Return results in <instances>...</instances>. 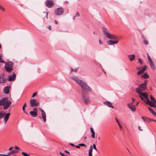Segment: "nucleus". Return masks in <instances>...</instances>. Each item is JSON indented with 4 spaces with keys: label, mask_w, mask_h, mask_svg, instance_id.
<instances>
[{
    "label": "nucleus",
    "mask_w": 156,
    "mask_h": 156,
    "mask_svg": "<svg viewBox=\"0 0 156 156\" xmlns=\"http://www.w3.org/2000/svg\"><path fill=\"white\" fill-rule=\"evenodd\" d=\"M72 79L74 80L81 87L82 90H87L89 92H91L92 90L91 88L84 82L79 80L75 76H72Z\"/></svg>",
    "instance_id": "obj_1"
},
{
    "label": "nucleus",
    "mask_w": 156,
    "mask_h": 156,
    "mask_svg": "<svg viewBox=\"0 0 156 156\" xmlns=\"http://www.w3.org/2000/svg\"><path fill=\"white\" fill-rule=\"evenodd\" d=\"M2 56L0 57V62L2 63H5L4 67L5 70L8 73H10L13 70V62L10 61L5 62L2 58Z\"/></svg>",
    "instance_id": "obj_2"
},
{
    "label": "nucleus",
    "mask_w": 156,
    "mask_h": 156,
    "mask_svg": "<svg viewBox=\"0 0 156 156\" xmlns=\"http://www.w3.org/2000/svg\"><path fill=\"white\" fill-rule=\"evenodd\" d=\"M11 101H9L7 97H3L0 100V106L3 105L5 109H7L11 105Z\"/></svg>",
    "instance_id": "obj_3"
},
{
    "label": "nucleus",
    "mask_w": 156,
    "mask_h": 156,
    "mask_svg": "<svg viewBox=\"0 0 156 156\" xmlns=\"http://www.w3.org/2000/svg\"><path fill=\"white\" fill-rule=\"evenodd\" d=\"M81 98L84 103L87 105L89 104L90 103V97L86 92L83 90L81 92Z\"/></svg>",
    "instance_id": "obj_4"
},
{
    "label": "nucleus",
    "mask_w": 156,
    "mask_h": 156,
    "mask_svg": "<svg viewBox=\"0 0 156 156\" xmlns=\"http://www.w3.org/2000/svg\"><path fill=\"white\" fill-rule=\"evenodd\" d=\"M143 91H139V90H136V92L139 94V96L143 101L145 102V101L144 99L147 100L148 98V94L147 92H143Z\"/></svg>",
    "instance_id": "obj_5"
},
{
    "label": "nucleus",
    "mask_w": 156,
    "mask_h": 156,
    "mask_svg": "<svg viewBox=\"0 0 156 156\" xmlns=\"http://www.w3.org/2000/svg\"><path fill=\"white\" fill-rule=\"evenodd\" d=\"M147 80H145L144 83L141 84L138 86V87L136 89V90L138 89L139 90V91H145L147 89Z\"/></svg>",
    "instance_id": "obj_6"
},
{
    "label": "nucleus",
    "mask_w": 156,
    "mask_h": 156,
    "mask_svg": "<svg viewBox=\"0 0 156 156\" xmlns=\"http://www.w3.org/2000/svg\"><path fill=\"white\" fill-rule=\"evenodd\" d=\"M30 115L32 117H36L37 115V108H34L33 111L30 112Z\"/></svg>",
    "instance_id": "obj_7"
},
{
    "label": "nucleus",
    "mask_w": 156,
    "mask_h": 156,
    "mask_svg": "<svg viewBox=\"0 0 156 156\" xmlns=\"http://www.w3.org/2000/svg\"><path fill=\"white\" fill-rule=\"evenodd\" d=\"M7 79L5 77L4 74H2L0 75V83H5L7 82Z\"/></svg>",
    "instance_id": "obj_8"
},
{
    "label": "nucleus",
    "mask_w": 156,
    "mask_h": 156,
    "mask_svg": "<svg viewBox=\"0 0 156 156\" xmlns=\"http://www.w3.org/2000/svg\"><path fill=\"white\" fill-rule=\"evenodd\" d=\"M54 4V3L52 0H47L46 2V5L49 8L52 7Z\"/></svg>",
    "instance_id": "obj_9"
},
{
    "label": "nucleus",
    "mask_w": 156,
    "mask_h": 156,
    "mask_svg": "<svg viewBox=\"0 0 156 156\" xmlns=\"http://www.w3.org/2000/svg\"><path fill=\"white\" fill-rule=\"evenodd\" d=\"M64 9L62 7H59L57 9V10L55 11V13L57 15H61L64 12Z\"/></svg>",
    "instance_id": "obj_10"
},
{
    "label": "nucleus",
    "mask_w": 156,
    "mask_h": 156,
    "mask_svg": "<svg viewBox=\"0 0 156 156\" xmlns=\"http://www.w3.org/2000/svg\"><path fill=\"white\" fill-rule=\"evenodd\" d=\"M30 105L32 107L37 106L39 103L37 101V100L35 99H32L30 100Z\"/></svg>",
    "instance_id": "obj_11"
},
{
    "label": "nucleus",
    "mask_w": 156,
    "mask_h": 156,
    "mask_svg": "<svg viewBox=\"0 0 156 156\" xmlns=\"http://www.w3.org/2000/svg\"><path fill=\"white\" fill-rule=\"evenodd\" d=\"M16 75L15 74H13L12 75H9L8 77V80L9 81H14L16 79Z\"/></svg>",
    "instance_id": "obj_12"
},
{
    "label": "nucleus",
    "mask_w": 156,
    "mask_h": 156,
    "mask_svg": "<svg viewBox=\"0 0 156 156\" xmlns=\"http://www.w3.org/2000/svg\"><path fill=\"white\" fill-rule=\"evenodd\" d=\"M147 101L144 102L146 104H148L151 106L153 107L156 108V105H155V104L150 101L148 98L146 100Z\"/></svg>",
    "instance_id": "obj_13"
},
{
    "label": "nucleus",
    "mask_w": 156,
    "mask_h": 156,
    "mask_svg": "<svg viewBox=\"0 0 156 156\" xmlns=\"http://www.w3.org/2000/svg\"><path fill=\"white\" fill-rule=\"evenodd\" d=\"M107 36V37L110 39L117 40L118 39L117 37L115 35L111 34H108Z\"/></svg>",
    "instance_id": "obj_14"
},
{
    "label": "nucleus",
    "mask_w": 156,
    "mask_h": 156,
    "mask_svg": "<svg viewBox=\"0 0 156 156\" xmlns=\"http://www.w3.org/2000/svg\"><path fill=\"white\" fill-rule=\"evenodd\" d=\"M127 106L131 111L133 112L136 111V108L134 105H131V104H128Z\"/></svg>",
    "instance_id": "obj_15"
},
{
    "label": "nucleus",
    "mask_w": 156,
    "mask_h": 156,
    "mask_svg": "<svg viewBox=\"0 0 156 156\" xmlns=\"http://www.w3.org/2000/svg\"><path fill=\"white\" fill-rule=\"evenodd\" d=\"M10 115V113H5L4 115V120L5 121V123H6L8 120Z\"/></svg>",
    "instance_id": "obj_16"
},
{
    "label": "nucleus",
    "mask_w": 156,
    "mask_h": 156,
    "mask_svg": "<svg viewBox=\"0 0 156 156\" xmlns=\"http://www.w3.org/2000/svg\"><path fill=\"white\" fill-rule=\"evenodd\" d=\"M102 30L103 31V33L104 35L106 37H107V35H108V34H110L108 32V30H107V29L105 27H102Z\"/></svg>",
    "instance_id": "obj_17"
},
{
    "label": "nucleus",
    "mask_w": 156,
    "mask_h": 156,
    "mask_svg": "<svg viewBox=\"0 0 156 156\" xmlns=\"http://www.w3.org/2000/svg\"><path fill=\"white\" fill-rule=\"evenodd\" d=\"M118 42V41L116 40L113 41L111 40H108L107 42V43L109 45H113L114 44H116Z\"/></svg>",
    "instance_id": "obj_18"
},
{
    "label": "nucleus",
    "mask_w": 156,
    "mask_h": 156,
    "mask_svg": "<svg viewBox=\"0 0 156 156\" xmlns=\"http://www.w3.org/2000/svg\"><path fill=\"white\" fill-rule=\"evenodd\" d=\"M10 86L5 87L3 89V92L6 94H8L9 92Z\"/></svg>",
    "instance_id": "obj_19"
},
{
    "label": "nucleus",
    "mask_w": 156,
    "mask_h": 156,
    "mask_svg": "<svg viewBox=\"0 0 156 156\" xmlns=\"http://www.w3.org/2000/svg\"><path fill=\"white\" fill-rule=\"evenodd\" d=\"M147 68V66L146 65L144 66V67H143L142 69L140 71H138L137 72V74L138 75H140L141 74L143 73L146 70Z\"/></svg>",
    "instance_id": "obj_20"
},
{
    "label": "nucleus",
    "mask_w": 156,
    "mask_h": 156,
    "mask_svg": "<svg viewBox=\"0 0 156 156\" xmlns=\"http://www.w3.org/2000/svg\"><path fill=\"white\" fill-rule=\"evenodd\" d=\"M103 103L105 105L107 106H108V107H111V108H114V107L112 105V104L109 101H104L103 102Z\"/></svg>",
    "instance_id": "obj_21"
},
{
    "label": "nucleus",
    "mask_w": 156,
    "mask_h": 156,
    "mask_svg": "<svg viewBox=\"0 0 156 156\" xmlns=\"http://www.w3.org/2000/svg\"><path fill=\"white\" fill-rule=\"evenodd\" d=\"M128 57L131 61H133L135 58V56L133 54L129 55H128Z\"/></svg>",
    "instance_id": "obj_22"
},
{
    "label": "nucleus",
    "mask_w": 156,
    "mask_h": 156,
    "mask_svg": "<svg viewBox=\"0 0 156 156\" xmlns=\"http://www.w3.org/2000/svg\"><path fill=\"white\" fill-rule=\"evenodd\" d=\"M18 152V151H16L15 150H13L11 151H10V152H8L7 154L8 155V156H10L11 155L13 154H14Z\"/></svg>",
    "instance_id": "obj_23"
},
{
    "label": "nucleus",
    "mask_w": 156,
    "mask_h": 156,
    "mask_svg": "<svg viewBox=\"0 0 156 156\" xmlns=\"http://www.w3.org/2000/svg\"><path fill=\"white\" fill-rule=\"evenodd\" d=\"M41 115L43 118V121L45 122L46 121V115L44 112H43L41 113Z\"/></svg>",
    "instance_id": "obj_24"
},
{
    "label": "nucleus",
    "mask_w": 156,
    "mask_h": 156,
    "mask_svg": "<svg viewBox=\"0 0 156 156\" xmlns=\"http://www.w3.org/2000/svg\"><path fill=\"white\" fill-rule=\"evenodd\" d=\"M90 131L91 133V137L92 138H94L95 137V132L92 127L90 128Z\"/></svg>",
    "instance_id": "obj_25"
},
{
    "label": "nucleus",
    "mask_w": 156,
    "mask_h": 156,
    "mask_svg": "<svg viewBox=\"0 0 156 156\" xmlns=\"http://www.w3.org/2000/svg\"><path fill=\"white\" fill-rule=\"evenodd\" d=\"M141 77L145 79H148L149 76L147 73H145L144 74L141 75Z\"/></svg>",
    "instance_id": "obj_26"
},
{
    "label": "nucleus",
    "mask_w": 156,
    "mask_h": 156,
    "mask_svg": "<svg viewBox=\"0 0 156 156\" xmlns=\"http://www.w3.org/2000/svg\"><path fill=\"white\" fill-rule=\"evenodd\" d=\"M5 114V112L3 111H0V119L3 117L4 115Z\"/></svg>",
    "instance_id": "obj_27"
},
{
    "label": "nucleus",
    "mask_w": 156,
    "mask_h": 156,
    "mask_svg": "<svg viewBox=\"0 0 156 156\" xmlns=\"http://www.w3.org/2000/svg\"><path fill=\"white\" fill-rule=\"evenodd\" d=\"M27 106V105L26 103H25L24 104L23 107L22 108V110L23 111V112L26 114L28 115V113H27L25 110V108Z\"/></svg>",
    "instance_id": "obj_28"
},
{
    "label": "nucleus",
    "mask_w": 156,
    "mask_h": 156,
    "mask_svg": "<svg viewBox=\"0 0 156 156\" xmlns=\"http://www.w3.org/2000/svg\"><path fill=\"white\" fill-rule=\"evenodd\" d=\"M150 97L151 100L152 101V102H153L156 105V101L155 98L151 95L150 96Z\"/></svg>",
    "instance_id": "obj_29"
},
{
    "label": "nucleus",
    "mask_w": 156,
    "mask_h": 156,
    "mask_svg": "<svg viewBox=\"0 0 156 156\" xmlns=\"http://www.w3.org/2000/svg\"><path fill=\"white\" fill-rule=\"evenodd\" d=\"M149 64L150 66L152 69H154L155 68L154 65L152 61L149 62Z\"/></svg>",
    "instance_id": "obj_30"
},
{
    "label": "nucleus",
    "mask_w": 156,
    "mask_h": 156,
    "mask_svg": "<svg viewBox=\"0 0 156 156\" xmlns=\"http://www.w3.org/2000/svg\"><path fill=\"white\" fill-rule=\"evenodd\" d=\"M92 150H93V147L91 145L90 146V147L89 150L88 151V154H92Z\"/></svg>",
    "instance_id": "obj_31"
},
{
    "label": "nucleus",
    "mask_w": 156,
    "mask_h": 156,
    "mask_svg": "<svg viewBox=\"0 0 156 156\" xmlns=\"http://www.w3.org/2000/svg\"><path fill=\"white\" fill-rule=\"evenodd\" d=\"M115 120H116V122H117L118 125L119 126L120 129L121 130H122V126H121V124H120L119 122V121H118V120L116 118Z\"/></svg>",
    "instance_id": "obj_32"
},
{
    "label": "nucleus",
    "mask_w": 156,
    "mask_h": 156,
    "mask_svg": "<svg viewBox=\"0 0 156 156\" xmlns=\"http://www.w3.org/2000/svg\"><path fill=\"white\" fill-rule=\"evenodd\" d=\"M152 119L147 117H145V122H150L151 121Z\"/></svg>",
    "instance_id": "obj_33"
},
{
    "label": "nucleus",
    "mask_w": 156,
    "mask_h": 156,
    "mask_svg": "<svg viewBox=\"0 0 156 156\" xmlns=\"http://www.w3.org/2000/svg\"><path fill=\"white\" fill-rule=\"evenodd\" d=\"M22 154L23 155V156H30V155L29 154H28L25 152H22Z\"/></svg>",
    "instance_id": "obj_34"
},
{
    "label": "nucleus",
    "mask_w": 156,
    "mask_h": 156,
    "mask_svg": "<svg viewBox=\"0 0 156 156\" xmlns=\"http://www.w3.org/2000/svg\"><path fill=\"white\" fill-rule=\"evenodd\" d=\"M148 59L149 62L152 61V59L148 54H147Z\"/></svg>",
    "instance_id": "obj_35"
},
{
    "label": "nucleus",
    "mask_w": 156,
    "mask_h": 156,
    "mask_svg": "<svg viewBox=\"0 0 156 156\" xmlns=\"http://www.w3.org/2000/svg\"><path fill=\"white\" fill-rule=\"evenodd\" d=\"M148 108L149 111L151 112V113H152V112H153V111H154V110L151 108L148 107Z\"/></svg>",
    "instance_id": "obj_36"
},
{
    "label": "nucleus",
    "mask_w": 156,
    "mask_h": 156,
    "mask_svg": "<svg viewBox=\"0 0 156 156\" xmlns=\"http://www.w3.org/2000/svg\"><path fill=\"white\" fill-rule=\"evenodd\" d=\"M0 9L2 11H5V9L2 6L0 5Z\"/></svg>",
    "instance_id": "obj_37"
},
{
    "label": "nucleus",
    "mask_w": 156,
    "mask_h": 156,
    "mask_svg": "<svg viewBox=\"0 0 156 156\" xmlns=\"http://www.w3.org/2000/svg\"><path fill=\"white\" fill-rule=\"evenodd\" d=\"M92 147L96 151H97V150L96 148V145L95 144H93Z\"/></svg>",
    "instance_id": "obj_38"
},
{
    "label": "nucleus",
    "mask_w": 156,
    "mask_h": 156,
    "mask_svg": "<svg viewBox=\"0 0 156 156\" xmlns=\"http://www.w3.org/2000/svg\"><path fill=\"white\" fill-rule=\"evenodd\" d=\"M138 62L141 65H142L143 64L142 60L140 58L139 59Z\"/></svg>",
    "instance_id": "obj_39"
},
{
    "label": "nucleus",
    "mask_w": 156,
    "mask_h": 156,
    "mask_svg": "<svg viewBox=\"0 0 156 156\" xmlns=\"http://www.w3.org/2000/svg\"><path fill=\"white\" fill-rule=\"evenodd\" d=\"M132 102L130 103H129V104H131V105H133V104L134 102V101L135 100L133 98H132Z\"/></svg>",
    "instance_id": "obj_40"
},
{
    "label": "nucleus",
    "mask_w": 156,
    "mask_h": 156,
    "mask_svg": "<svg viewBox=\"0 0 156 156\" xmlns=\"http://www.w3.org/2000/svg\"><path fill=\"white\" fill-rule=\"evenodd\" d=\"M144 42L146 45L148 44V42L147 40H144Z\"/></svg>",
    "instance_id": "obj_41"
},
{
    "label": "nucleus",
    "mask_w": 156,
    "mask_h": 156,
    "mask_svg": "<svg viewBox=\"0 0 156 156\" xmlns=\"http://www.w3.org/2000/svg\"><path fill=\"white\" fill-rule=\"evenodd\" d=\"M37 94V92H35L32 95V97L34 98V97H35L36 96V94Z\"/></svg>",
    "instance_id": "obj_42"
},
{
    "label": "nucleus",
    "mask_w": 156,
    "mask_h": 156,
    "mask_svg": "<svg viewBox=\"0 0 156 156\" xmlns=\"http://www.w3.org/2000/svg\"><path fill=\"white\" fill-rule=\"evenodd\" d=\"M80 146H81V147H83V146H85V147H86L87 146L86 145L84 144H80Z\"/></svg>",
    "instance_id": "obj_43"
},
{
    "label": "nucleus",
    "mask_w": 156,
    "mask_h": 156,
    "mask_svg": "<svg viewBox=\"0 0 156 156\" xmlns=\"http://www.w3.org/2000/svg\"><path fill=\"white\" fill-rule=\"evenodd\" d=\"M80 16V15L79 13L78 12H77L76 13V14L75 15V16H76V17L77 16V17H78V16Z\"/></svg>",
    "instance_id": "obj_44"
},
{
    "label": "nucleus",
    "mask_w": 156,
    "mask_h": 156,
    "mask_svg": "<svg viewBox=\"0 0 156 156\" xmlns=\"http://www.w3.org/2000/svg\"><path fill=\"white\" fill-rule=\"evenodd\" d=\"M153 115L155 116H156V113L154 111L151 113Z\"/></svg>",
    "instance_id": "obj_45"
},
{
    "label": "nucleus",
    "mask_w": 156,
    "mask_h": 156,
    "mask_svg": "<svg viewBox=\"0 0 156 156\" xmlns=\"http://www.w3.org/2000/svg\"><path fill=\"white\" fill-rule=\"evenodd\" d=\"M153 115L155 116H156V113L154 111L151 113Z\"/></svg>",
    "instance_id": "obj_46"
},
{
    "label": "nucleus",
    "mask_w": 156,
    "mask_h": 156,
    "mask_svg": "<svg viewBox=\"0 0 156 156\" xmlns=\"http://www.w3.org/2000/svg\"><path fill=\"white\" fill-rule=\"evenodd\" d=\"M77 148H80V144H79L78 145H76L75 146Z\"/></svg>",
    "instance_id": "obj_47"
},
{
    "label": "nucleus",
    "mask_w": 156,
    "mask_h": 156,
    "mask_svg": "<svg viewBox=\"0 0 156 156\" xmlns=\"http://www.w3.org/2000/svg\"><path fill=\"white\" fill-rule=\"evenodd\" d=\"M60 154L62 156H66L65 155L62 153L61 152H60Z\"/></svg>",
    "instance_id": "obj_48"
},
{
    "label": "nucleus",
    "mask_w": 156,
    "mask_h": 156,
    "mask_svg": "<svg viewBox=\"0 0 156 156\" xmlns=\"http://www.w3.org/2000/svg\"><path fill=\"white\" fill-rule=\"evenodd\" d=\"M0 155L2 156H8V155L7 154H0Z\"/></svg>",
    "instance_id": "obj_49"
},
{
    "label": "nucleus",
    "mask_w": 156,
    "mask_h": 156,
    "mask_svg": "<svg viewBox=\"0 0 156 156\" xmlns=\"http://www.w3.org/2000/svg\"><path fill=\"white\" fill-rule=\"evenodd\" d=\"M15 148L16 149H17V150H20V148L19 147H18L17 146H16L15 147Z\"/></svg>",
    "instance_id": "obj_50"
},
{
    "label": "nucleus",
    "mask_w": 156,
    "mask_h": 156,
    "mask_svg": "<svg viewBox=\"0 0 156 156\" xmlns=\"http://www.w3.org/2000/svg\"><path fill=\"white\" fill-rule=\"evenodd\" d=\"M138 129L140 130H141V131H143V129H141V127L140 126H139L138 127Z\"/></svg>",
    "instance_id": "obj_51"
},
{
    "label": "nucleus",
    "mask_w": 156,
    "mask_h": 156,
    "mask_svg": "<svg viewBox=\"0 0 156 156\" xmlns=\"http://www.w3.org/2000/svg\"><path fill=\"white\" fill-rule=\"evenodd\" d=\"M65 152L67 153H68V154H69V151H68L66 150L65 151Z\"/></svg>",
    "instance_id": "obj_52"
},
{
    "label": "nucleus",
    "mask_w": 156,
    "mask_h": 156,
    "mask_svg": "<svg viewBox=\"0 0 156 156\" xmlns=\"http://www.w3.org/2000/svg\"><path fill=\"white\" fill-rule=\"evenodd\" d=\"M48 12H46V16H45V17L48 19Z\"/></svg>",
    "instance_id": "obj_53"
},
{
    "label": "nucleus",
    "mask_w": 156,
    "mask_h": 156,
    "mask_svg": "<svg viewBox=\"0 0 156 156\" xmlns=\"http://www.w3.org/2000/svg\"><path fill=\"white\" fill-rule=\"evenodd\" d=\"M39 110H40L41 112V113H42V112H44V110H43L42 109H41V108H39Z\"/></svg>",
    "instance_id": "obj_54"
},
{
    "label": "nucleus",
    "mask_w": 156,
    "mask_h": 156,
    "mask_svg": "<svg viewBox=\"0 0 156 156\" xmlns=\"http://www.w3.org/2000/svg\"><path fill=\"white\" fill-rule=\"evenodd\" d=\"M13 148V147H10L9 148V150H11Z\"/></svg>",
    "instance_id": "obj_55"
},
{
    "label": "nucleus",
    "mask_w": 156,
    "mask_h": 156,
    "mask_svg": "<svg viewBox=\"0 0 156 156\" xmlns=\"http://www.w3.org/2000/svg\"><path fill=\"white\" fill-rule=\"evenodd\" d=\"M70 69H71V72H73L74 71V70L73 68H71Z\"/></svg>",
    "instance_id": "obj_56"
},
{
    "label": "nucleus",
    "mask_w": 156,
    "mask_h": 156,
    "mask_svg": "<svg viewBox=\"0 0 156 156\" xmlns=\"http://www.w3.org/2000/svg\"><path fill=\"white\" fill-rule=\"evenodd\" d=\"M142 119H143L144 120V121L145 122V117H142Z\"/></svg>",
    "instance_id": "obj_57"
},
{
    "label": "nucleus",
    "mask_w": 156,
    "mask_h": 156,
    "mask_svg": "<svg viewBox=\"0 0 156 156\" xmlns=\"http://www.w3.org/2000/svg\"><path fill=\"white\" fill-rule=\"evenodd\" d=\"M78 69V68H76L74 70V71L75 72H76L77 71Z\"/></svg>",
    "instance_id": "obj_58"
},
{
    "label": "nucleus",
    "mask_w": 156,
    "mask_h": 156,
    "mask_svg": "<svg viewBox=\"0 0 156 156\" xmlns=\"http://www.w3.org/2000/svg\"><path fill=\"white\" fill-rule=\"evenodd\" d=\"M55 23L56 24H58V22L56 20H55Z\"/></svg>",
    "instance_id": "obj_59"
},
{
    "label": "nucleus",
    "mask_w": 156,
    "mask_h": 156,
    "mask_svg": "<svg viewBox=\"0 0 156 156\" xmlns=\"http://www.w3.org/2000/svg\"><path fill=\"white\" fill-rule=\"evenodd\" d=\"M87 137L86 136H85L84 137H82L83 138V140H85L86 139H87Z\"/></svg>",
    "instance_id": "obj_60"
},
{
    "label": "nucleus",
    "mask_w": 156,
    "mask_h": 156,
    "mask_svg": "<svg viewBox=\"0 0 156 156\" xmlns=\"http://www.w3.org/2000/svg\"><path fill=\"white\" fill-rule=\"evenodd\" d=\"M70 144L71 145H72V146H75L73 144H72V143H70Z\"/></svg>",
    "instance_id": "obj_61"
},
{
    "label": "nucleus",
    "mask_w": 156,
    "mask_h": 156,
    "mask_svg": "<svg viewBox=\"0 0 156 156\" xmlns=\"http://www.w3.org/2000/svg\"><path fill=\"white\" fill-rule=\"evenodd\" d=\"M99 43L100 44H102V42L100 40H99Z\"/></svg>",
    "instance_id": "obj_62"
},
{
    "label": "nucleus",
    "mask_w": 156,
    "mask_h": 156,
    "mask_svg": "<svg viewBox=\"0 0 156 156\" xmlns=\"http://www.w3.org/2000/svg\"><path fill=\"white\" fill-rule=\"evenodd\" d=\"M48 29L50 30H51V26H49L48 27Z\"/></svg>",
    "instance_id": "obj_63"
},
{
    "label": "nucleus",
    "mask_w": 156,
    "mask_h": 156,
    "mask_svg": "<svg viewBox=\"0 0 156 156\" xmlns=\"http://www.w3.org/2000/svg\"><path fill=\"white\" fill-rule=\"evenodd\" d=\"M139 102H138L136 103V106H137L138 104H139Z\"/></svg>",
    "instance_id": "obj_64"
}]
</instances>
